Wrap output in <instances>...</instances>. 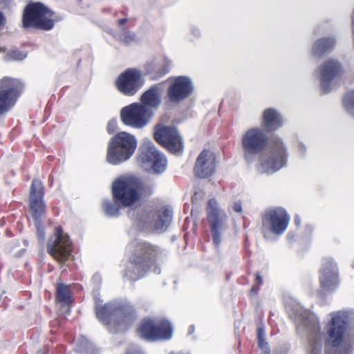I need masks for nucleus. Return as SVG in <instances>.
Returning a JSON list of instances; mask_svg holds the SVG:
<instances>
[{
	"label": "nucleus",
	"instance_id": "4",
	"mask_svg": "<svg viewBox=\"0 0 354 354\" xmlns=\"http://www.w3.org/2000/svg\"><path fill=\"white\" fill-rule=\"evenodd\" d=\"M348 318L342 312L331 314V319L326 326L324 335V354L336 353V349L344 342L347 332Z\"/></svg>",
	"mask_w": 354,
	"mask_h": 354
},
{
	"label": "nucleus",
	"instance_id": "24",
	"mask_svg": "<svg viewBox=\"0 0 354 354\" xmlns=\"http://www.w3.org/2000/svg\"><path fill=\"white\" fill-rule=\"evenodd\" d=\"M55 302L70 308L73 303L71 285L58 282L55 285Z\"/></svg>",
	"mask_w": 354,
	"mask_h": 354
},
{
	"label": "nucleus",
	"instance_id": "1",
	"mask_svg": "<svg viewBox=\"0 0 354 354\" xmlns=\"http://www.w3.org/2000/svg\"><path fill=\"white\" fill-rule=\"evenodd\" d=\"M162 250L158 245L149 241L131 243L127 253L128 266L124 270V277L136 281L149 271L159 272V260Z\"/></svg>",
	"mask_w": 354,
	"mask_h": 354
},
{
	"label": "nucleus",
	"instance_id": "21",
	"mask_svg": "<svg viewBox=\"0 0 354 354\" xmlns=\"http://www.w3.org/2000/svg\"><path fill=\"white\" fill-rule=\"evenodd\" d=\"M320 85L324 94L330 90V84L334 79L340 75L342 67L339 62L328 59L320 66Z\"/></svg>",
	"mask_w": 354,
	"mask_h": 354
},
{
	"label": "nucleus",
	"instance_id": "31",
	"mask_svg": "<svg viewBox=\"0 0 354 354\" xmlns=\"http://www.w3.org/2000/svg\"><path fill=\"white\" fill-rule=\"evenodd\" d=\"M26 55L18 49L10 50L5 56L7 61L22 60L25 58Z\"/></svg>",
	"mask_w": 354,
	"mask_h": 354
},
{
	"label": "nucleus",
	"instance_id": "39",
	"mask_svg": "<svg viewBox=\"0 0 354 354\" xmlns=\"http://www.w3.org/2000/svg\"><path fill=\"white\" fill-rule=\"evenodd\" d=\"M6 24V18L0 12V26H3Z\"/></svg>",
	"mask_w": 354,
	"mask_h": 354
},
{
	"label": "nucleus",
	"instance_id": "42",
	"mask_svg": "<svg viewBox=\"0 0 354 354\" xmlns=\"http://www.w3.org/2000/svg\"><path fill=\"white\" fill-rule=\"evenodd\" d=\"M265 354H270V349H267V350L265 351Z\"/></svg>",
	"mask_w": 354,
	"mask_h": 354
},
{
	"label": "nucleus",
	"instance_id": "13",
	"mask_svg": "<svg viewBox=\"0 0 354 354\" xmlns=\"http://www.w3.org/2000/svg\"><path fill=\"white\" fill-rule=\"evenodd\" d=\"M241 143L244 156L248 158L262 152L267 147L268 140L263 130L255 127L245 131L242 136Z\"/></svg>",
	"mask_w": 354,
	"mask_h": 354
},
{
	"label": "nucleus",
	"instance_id": "25",
	"mask_svg": "<svg viewBox=\"0 0 354 354\" xmlns=\"http://www.w3.org/2000/svg\"><path fill=\"white\" fill-rule=\"evenodd\" d=\"M142 105L146 107H156L160 103V87L158 84L151 86L140 97Z\"/></svg>",
	"mask_w": 354,
	"mask_h": 354
},
{
	"label": "nucleus",
	"instance_id": "17",
	"mask_svg": "<svg viewBox=\"0 0 354 354\" xmlns=\"http://www.w3.org/2000/svg\"><path fill=\"white\" fill-rule=\"evenodd\" d=\"M143 80L140 71L128 68L122 73L115 81L119 91L126 95H133L142 87Z\"/></svg>",
	"mask_w": 354,
	"mask_h": 354
},
{
	"label": "nucleus",
	"instance_id": "2",
	"mask_svg": "<svg viewBox=\"0 0 354 354\" xmlns=\"http://www.w3.org/2000/svg\"><path fill=\"white\" fill-rule=\"evenodd\" d=\"M113 200L122 207H132L140 203L144 196H150L152 189L135 177L115 179L111 185Z\"/></svg>",
	"mask_w": 354,
	"mask_h": 354
},
{
	"label": "nucleus",
	"instance_id": "28",
	"mask_svg": "<svg viewBox=\"0 0 354 354\" xmlns=\"http://www.w3.org/2000/svg\"><path fill=\"white\" fill-rule=\"evenodd\" d=\"M172 214L168 209H163L158 212L157 218L153 223V228L160 232L167 230L171 221Z\"/></svg>",
	"mask_w": 354,
	"mask_h": 354
},
{
	"label": "nucleus",
	"instance_id": "32",
	"mask_svg": "<svg viewBox=\"0 0 354 354\" xmlns=\"http://www.w3.org/2000/svg\"><path fill=\"white\" fill-rule=\"evenodd\" d=\"M343 104L346 109H354V91H349L345 94Z\"/></svg>",
	"mask_w": 354,
	"mask_h": 354
},
{
	"label": "nucleus",
	"instance_id": "41",
	"mask_svg": "<svg viewBox=\"0 0 354 354\" xmlns=\"http://www.w3.org/2000/svg\"><path fill=\"white\" fill-rule=\"evenodd\" d=\"M6 48L5 47H0V53L6 52Z\"/></svg>",
	"mask_w": 354,
	"mask_h": 354
},
{
	"label": "nucleus",
	"instance_id": "14",
	"mask_svg": "<svg viewBox=\"0 0 354 354\" xmlns=\"http://www.w3.org/2000/svg\"><path fill=\"white\" fill-rule=\"evenodd\" d=\"M151 117L147 107L140 103H133L121 110L122 122L127 126L141 129L147 125Z\"/></svg>",
	"mask_w": 354,
	"mask_h": 354
},
{
	"label": "nucleus",
	"instance_id": "43",
	"mask_svg": "<svg viewBox=\"0 0 354 354\" xmlns=\"http://www.w3.org/2000/svg\"><path fill=\"white\" fill-rule=\"evenodd\" d=\"M110 125H111V123L109 122V124H108V128H107V129H108V131H109L110 133H112V131H111V130L109 129V127H110Z\"/></svg>",
	"mask_w": 354,
	"mask_h": 354
},
{
	"label": "nucleus",
	"instance_id": "23",
	"mask_svg": "<svg viewBox=\"0 0 354 354\" xmlns=\"http://www.w3.org/2000/svg\"><path fill=\"white\" fill-rule=\"evenodd\" d=\"M261 124L266 131H275L282 127L283 118L276 109L268 108L263 112Z\"/></svg>",
	"mask_w": 354,
	"mask_h": 354
},
{
	"label": "nucleus",
	"instance_id": "5",
	"mask_svg": "<svg viewBox=\"0 0 354 354\" xmlns=\"http://www.w3.org/2000/svg\"><path fill=\"white\" fill-rule=\"evenodd\" d=\"M136 334L139 337L148 342L168 340L173 335L171 323L165 319L147 317L137 326Z\"/></svg>",
	"mask_w": 354,
	"mask_h": 354
},
{
	"label": "nucleus",
	"instance_id": "38",
	"mask_svg": "<svg viewBox=\"0 0 354 354\" xmlns=\"http://www.w3.org/2000/svg\"><path fill=\"white\" fill-rule=\"evenodd\" d=\"M255 282L256 285L261 286L263 283V279L262 277L260 275L259 272L256 273L255 274Z\"/></svg>",
	"mask_w": 354,
	"mask_h": 354
},
{
	"label": "nucleus",
	"instance_id": "27",
	"mask_svg": "<svg viewBox=\"0 0 354 354\" xmlns=\"http://www.w3.org/2000/svg\"><path fill=\"white\" fill-rule=\"evenodd\" d=\"M335 41L331 37H324L317 39L313 46V55L320 57L333 48Z\"/></svg>",
	"mask_w": 354,
	"mask_h": 354
},
{
	"label": "nucleus",
	"instance_id": "3",
	"mask_svg": "<svg viewBox=\"0 0 354 354\" xmlns=\"http://www.w3.org/2000/svg\"><path fill=\"white\" fill-rule=\"evenodd\" d=\"M59 18L55 13L41 2L28 3L24 8L22 27L48 31L52 30Z\"/></svg>",
	"mask_w": 354,
	"mask_h": 354
},
{
	"label": "nucleus",
	"instance_id": "26",
	"mask_svg": "<svg viewBox=\"0 0 354 354\" xmlns=\"http://www.w3.org/2000/svg\"><path fill=\"white\" fill-rule=\"evenodd\" d=\"M315 330L308 336L309 350L308 354H321L323 344L319 326L315 327Z\"/></svg>",
	"mask_w": 354,
	"mask_h": 354
},
{
	"label": "nucleus",
	"instance_id": "15",
	"mask_svg": "<svg viewBox=\"0 0 354 354\" xmlns=\"http://www.w3.org/2000/svg\"><path fill=\"white\" fill-rule=\"evenodd\" d=\"M44 187L38 178L32 180L29 193V210L35 222H40L46 214Z\"/></svg>",
	"mask_w": 354,
	"mask_h": 354
},
{
	"label": "nucleus",
	"instance_id": "34",
	"mask_svg": "<svg viewBox=\"0 0 354 354\" xmlns=\"http://www.w3.org/2000/svg\"><path fill=\"white\" fill-rule=\"evenodd\" d=\"M257 340L258 346L261 348L266 344L265 339V330L263 327H259L257 328Z\"/></svg>",
	"mask_w": 354,
	"mask_h": 354
},
{
	"label": "nucleus",
	"instance_id": "18",
	"mask_svg": "<svg viewBox=\"0 0 354 354\" xmlns=\"http://www.w3.org/2000/svg\"><path fill=\"white\" fill-rule=\"evenodd\" d=\"M194 88L191 80L186 76H178L169 84L165 98L169 102L178 104L189 97Z\"/></svg>",
	"mask_w": 354,
	"mask_h": 354
},
{
	"label": "nucleus",
	"instance_id": "36",
	"mask_svg": "<svg viewBox=\"0 0 354 354\" xmlns=\"http://www.w3.org/2000/svg\"><path fill=\"white\" fill-rule=\"evenodd\" d=\"M232 209L234 212L237 213H241L242 212V203L240 201H236L234 203Z\"/></svg>",
	"mask_w": 354,
	"mask_h": 354
},
{
	"label": "nucleus",
	"instance_id": "20",
	"mask_svg": "<svg viewBox=\"0 0 354 354\" xmlns=\"http://www.w3.org/2000/svg\"><path fill=\"white\" fill-rule=\"evenodd\" d=\"M216 171V156L209 150H203L196 158L194 173L200 178H206L213 175Z\"/></svg>",
	"mask_w": 354,
	"mask_h": 354
},
{
	"label": "nucleus",
	"instance_id": "19",
	"mask_svg": "<svg viewBox=\"0 0 354 354\" xmlns=\"http://www.w3.org/2000/svg\"><path fill=\"white\" fill-rule=\"evenodd\" d=\"M139 158L142 163L150 164L153 171L157 174L162 173L166 168L165 156L160 153L154 145L150 142L141 146Z\"/></svg>",
	"mask_w": 354,
	"mask_h": 354
},
{
	"label": "nucleus",
	"instance_id": "30",
	"mask_svg": "<svg viewBox=\"0 0 354 354\" xmlns=\"http://www.w3.org/2000/svg\"><path fill=\"white\" fill-rule=\"evenodd\" d=\"M102 207L104 213L110 216H117L119 214L120 208H123L122 207H120L119 203H115L114 201H111L108 199L102 201Z\"/></svg>",
	"mask_w": 354,
	"mask_h": 354
},
{
	"label": "nucleus",
	"instance_id": "7",
	"mask_svg": "<svg viewBox=\"0 0 354 354\" xmlns=\"http://www.w3.org/2000/svg\"><path fill=\"white\" fill-rule=\"evenodd\" d=\"M290 220L287 211L281 207H275L266 209L261 216V232L263 237L272 233L279 236L287 230Z\"/></svg>",
	"mask_w": 354,
	"mask_h": 354
},
{
	"label": "nucleus",
	"instance_id": "12",
	"mask_svg": "<svg viewBox=\"0 0 354 354\" xmlns=\"http://www.w3.org/2000/svg\"><path fill=\"white\" fill-rule=\"evenodd\" d=\"M270 155L261 162L263 172H274L286 165L288 153L281 138L274 137L270 143Z\"/></svg>",
	"mask_w": 354,
	"mask_h": 354
},
{
	"label": "nucleus",
	"instance_id": "9",
	"mask_svg": "<svg viewBox=\"0 0 354 354\" xmlns=\"http://www.w3.org/2000/svg\"><path fill=\"white\" fill-rule=\"evenodd\" d=\"M73 250L72 242L62 227L55 226L52 236L47 244V252L60 264H64L70 258Z\"/></svg>",
	"mask_w": 354,
	"mask_h": 354
},
{
	"label": "nucleus",
	"instance_id": "40",
	"mask_svg": "<svg viewBox=\"0 0 354 354\" xmlns=\"http://www.w3.org/2000/svg\"><path fill=\"white\" fill-rule=\"evenodd\" d=\"M127 21H128V19H127V18L120 19L118 21V24L119 26H122Z\"/></svg>",
	"mask_w": 354,
	"mask_h": 354
},
{
	"label": "nucleus",
	"instance_id": "6",
	"mask_svg": "<svg viewBox=\"0 0 354 354\" xmlns=\"http://www.w3.org/2000/svg\"><path fill=\"white\" fill-rule=\"evenodd\" d=\"M136 146L133 136L124 131L119 132L109 143L106 160L113 165L126 161L133 155Z\"/></svg>",
	"mask_w": 354,
	"mask_h": 354
},
{
	"label": "nucleus",
	"instance_id": "11",
	"mask_svg": "<svg viewBox=\"0 0 354 354\" xmlns=\"http://www.w3.org/2000/svg\"><path fill=\"white\" fill-rule=\"evenodd\" d=\"M153 137L159 145L172 153L182 152L183 149L182 138L176 127L158 124Z\"/></svg>",
	"mask_w": 354,
	"mask_h": 354
},
{
	"label": "nucleus",
	"instance_id": "33",
	"mask_svg": "<svg viewBox=\"0 0 354 354\" xmlns=\"http://www.w3.org/2000/svg\"><path fill=\"white\" fill-rule=\"evenodd\" d=\"M136 34L129 30H125L122 35V41L126 44L132 43L136 39Z\"/></svg>",
	"mask_w": 354,
	"mask_h": 354
},
{
	"label": "nucleus",
	"instance_id": "16",
	"mask_svg": "<svg viewBox=\"0 0 354 354\" xmlns=\"http://www.w3.org/2000/svg\"><path fill=\"white\" fill-rule=\"evenodd\" d=\"M225 218L226 215L221 214L218 208L216 200L209 199L207 206V220L209 224L213 243L217 247L221 242V231L224 228Z\"/></svg>",
	"mask_w": 354,
	"mask_h": 354
},
{
	"label": "nucleus",
	"instance_id": "44",
	"mask_svg": "<svg viewBox=\"0 0 354 354\" xmlns=\"http://www.w3.org/2000/svg\"><path fill=\"white\" fill-rule=\"evenodd\" d=\"M295 223H296L297 224H299V220L295 219Z\"/></svg>",
	"mask_w": 354,
	"mask_h": 354
},
{
	"label": "nucleus",
	"instance_id": "37",
	"mask_svg": "<svg viewBox=\"0 0 354 354\" xmlns=\"http://www.w3.org/2000/svg\"><path fill=\"white\" fill-rule=\"evenodd\" d=\"M260 286H258V285H253L252 287L251 288V289L250 290V295L251 296H254L256 295H257V293L259 292V290H260Z\"/></svg>",
	"mask_w": 354,
	"mask_h": 354
},
{
	"label": "nucleus",
	"instance_id": "29",
	"mask_svg": "<svg viewBox=\"0 0 354 354\" xmlns=\"http://www.w3.org/2000/svg\"><path fill=\"white\" fill-rule=\"evenodd\" d=\"M169 70V63L164 60L160 63L153 65L150 71H149V74L152 80H156L167 74Z\"/></svg>",
	"mask_w": 354,
	"mask_h": 354
},
{
	"label": "nucleus",
	"instance_id": "8",
	"mask_svg": "<svg viewBox=\"0 0 354 354\" xmlns=\"http://www.w3.org/2000/svg\"><path fill=\"white\" fill-rule=\"evenodd\" d=\"M115 315L119 316L117 324L123 326L125 329L129 328L137 318L136 309L131 305L125 304L115 308L112 304H105L96 308V316L104 324H110Z\"/></svg>",
	"mask_w": 354,
	"mask_h": 354
},
{
	"label": "nucleus",
	"instance_id": "10",
	"mask_svg": "<svg viewBox=\"0 0 354 354\" xmlns=\"http://www.w3.org/2000/svg\"><path fill=\"white\" fill-rule=\"evenodd\" d=\"M23 88V84L17 79L4 77L0 80V116L15 105Z\"/></svg>",
	"mask_w": 354,
	"mask_h": 354
},
{
	"label": "nucleus",
	"instance_id": "22",
	"mask_svg": "<svg viewBox=\"0 0 354 354\" xmlns=\"http://www.w3.org/2000/svg\"><path fill=\"white\" fill-rule=\"evenodd\" d=\"M319 281L325 290L333 289L338 285V270L333 260H327L323 264Z\"/></svg>",
	"mask_w": 354,
	"mask_h": 354
},
{
	"label": "nucleus",
	"instance_id": "35",
	"mask_svg": "<svg viewBox=\"0 0 354 354\" xmlns=\"http://www.w3.org/2000/svg\"><path fill=\"white\" fill-rule=\"evenodd\" d=\"M37 232L38 239L40 241H44V237H45V232H44V227L41 225H40V223L37 225Z\"/></svg>",
	"mask_w": 354,
	"mask_h": 354
}]
</instances>
